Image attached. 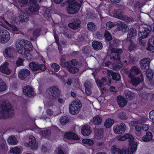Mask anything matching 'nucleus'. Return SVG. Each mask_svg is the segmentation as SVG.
<instances>
[{
    "label": "nucleus",
    "instance_id": "3",
    "mask_svg": "<svg viewBox=\"0 0 154 154\" xmlns=\"http://www.w3.org/2000/svg\"><path fill=\"white\" fill-rule=\"evenodd\" d=\"M111 51L113 53L112 58L115 62L112 64L113 69L115 70L120 69L123 66V63L121 61V55L123 51L121 49L112 48Z\"/></svg>",
    "mask_w": 154,
    "mask_h": 154
},
{
    "label": "nucleus",
    "instance_id": "36",
    "mask_svg": "<svg viewBox=\"0 0 154 154\" xmlns=\"http://www.w3.org/2000/svg\"><path fill=\"white\" fill-rule=\"evenodd\" d=\"M6 88V83L1 78H0V92L5 91Z\"/></svg>",
    "mask_w": 154,
    "mask_h": 154
},
{
    "label": "nucleus",
    "instance_id": "25",
    "mask_svg": "<svg viewBox=\"0 0 154 154\" xmlns=\"http://www.w3.org/2000/svg\"><path fill=\"white\" fill-rule=\"evenodd\" d=\"M15 49L11 46L7 47L5 49V52L6 57L8 58H11L13 56Z\"/></svg>",
    "mask_w": 154,
    "mask_h": 154
},
{
    "label": "nucleus",
    "instance_id": "40",
    "mask_svg": "<svg viewBox=\"0 0 154 154\" xmlns=\"http://www.w3.org/2000/svg\"><path fill=\"white\" fill-rule=\"evenodd\" d=\"M82 142L85 144H87L90 146H91L93 145L94 142L91 139H84L82 140Z\"/></svg>",
    "mask_w": 154,
    "mask_h": 154
},
{
    "label": "nucleus",
    "instance_id": "38",
    "mask_svg": "<svg viewBox=\"0 0 154 154\" xmlns=\"http://www.w3.org/2000/svg\"><path fill=\"white\" fill-rule=\"evenodd\" d=\"M69 121L68 118L65 116H62L60 119V122L63 125H64L67 123Z\"/></svg>",
    "mask_w": 154,
    "mask_h": 154
},
{
    "label": "nucleus",
    "instance_id": "39",
    "mask_svg": "<svg viewBox=\"0 0 154 154\" xmlns=\"http://www.w3.org/2000/svg\"><path fill=\"white\" fill-rule=\"evenodd\" d=\"M60 64L62 67L66 68L69 64V62H66L65 59L63 57H62L60 60Z\"/></svg>",
    "mask_w": 154,
    "mask_h": 154
},
{
    "label": "nucleus",
    "instance_id": "24",
    "mask_svg": "<svg viewBox=\"0 0 154 154\" xmlns=\"http://www.w3.org/2000/svg\"><path fill=\"white\" fill-rule=\"evenodd\" d=\"M112 151L113 154H126L127 152L124 148L120 149L116 148L115 146H112Z\"/></svg>",
    "mask_w": 154,
    "mask_h": 154
},
{
    "label": "nucleus",
    "instance_id": "41",
    "mask_svg": "<svg viewBox=\"0 0 154 154\" xmlns=\"http://www.w3.org/2000/svg\"><path fill=\"white\" fill-rule=\"evenodd\" d=\"M10 152L13 154H20V149L17 147H15L11 149H10Z\"/></svg>",
    "mask_w": 154,
    "mask_h": 154
},
{
    "label": "nucleus",
    "instance_id": "32",
    "mask_svg": "<svg viewBox=\"0 0 154 154\" xmlns=\"http://www.w3.org/2000/svg\"><path fill=\"white\" fill-rule=\"evenodd\" d=\"M152 133L149 131L146 133L145 136H143V140L144 142H148L151 140L152 138Z\"/></svg>",
    "mask_w": 154,
    "mask_h": 154
},
{
    "label": "nucleus",
    "instance_id": "42",
    "mask_svg": "<svg viewBox=\"0 0 154 154\" xmlns=\"http://www.w3.org/2000/svg\"><path fill=\"white\" fill-rule=\"evenodd\" d=\"M87 27L88 29L90 31H94L95 30V25L93 22H88L87 24Z\"/></svg>",
    "mask_w": 154,
    "mask_h": 154
},
{
    "label": "nucleus",
    "instance_id": "43",
    "mask_svg": "<svg viewBox=\"0 0 154 154\" xmlns=\"http://www.w3.org/2000/svg\"><path fill=\"white\" fill-rule=\"evenodd\" d=\"M122 20H124L126 22L128 23H129L133 21L134 19L132 17H128L127 15H124L123 18H122Z\"/></svg>",
    "mask_w": 154,
    "mask_h": 154
},
{
    "label": "nucleus",
    "instance_id": "47",
    "mask_svg": "<svg viewBox=\"0 0 154 154\" xmlns=\"http://www.w3.org/2000/svg\"><path fill=\"white\" fill-rule=\"evenodd\" d=\"M116 25L115 23L109 21L107 22L106 24V28L108 30L111 29L113 27Z\"/></svg>",
    "mask_w": 154,
    "mask_h": 154
},
{
    "label": "nucleus",
    "instance_id": "17",
    "mask_svg": "<svg viewBox=\"0 0 154 154\" xmlns=\"http://www.w3.org/2000/svg\"><path fill=\"white\" fill-rule=\"evenodd\" d=\"M141 72L140 68L136 66H132L128 74V77L135 76L139 74Z\"/></svg>",
    "mask_w": 154,
    "mask_h": 154
},
{
    "label": "nucleus",
    "instance_id": "54",
    "mask_svg": "<svg viewBox=\"0 0 154 154\" xmlns=\"http://www.w3.org/2000/svg\"><path fill=\"white\" fill-rule=\"evenodd\" d=\"M82 51L85 54H88L90 52V48L87 46H85L83 47L82 48Z\"/></svg>",
    "mask_w": 154,
    "mask_h": 154
},
{
    "label": "nucleus",
    "instance_id": "18",
    "mask_svg": "<svg viewBox=\"0 0 154 154\" xmlns=\"http://www.w3.org/2000/svg\"><path fill=\"white\" fill-rule=\"evenodd\" d=\"M27 146L28 147H31L33 149H35L38 148L37 144L36 143L35 138L33 135L29 136V142L27 143Z\"/></svg>",
    "mask_w": 154,
    "mask_h": 154
},
{
    "label": "nucleus",
    "instance_id": "9",
    "mask_svg": "<svg viewBox=\"0 0 154 154\" xmlns=\"http://www.w3.org/2000/svg\"><path fill=\"white\" fill-rule=\"evenodd\" d=\"M81 23L80 20L79 19L76 18L72 19L68 23V26L70 28L76 30L80 27Z\"/></svg>",
    "mask_w": 154,
    "mask_h": 154
},
{
    "label": "nucleus",
    "instance_id": "4",
    "mask_svg": "<svg viewBox=\"0 0 154 154\" xmlns=\"http://www.w3.org/2000/svg\"><path fill=\"white\" fill-rule=\"evenodd\" d=\"M67 11L69 14H74L77 13L80 8L82 0H68Z\"/></svg>",
    "mask_w": 154,
    "mask_h": 154
},
{
    "label": "nucleus",
    "instance_id": "57",
    "mask_svg": "<svg viewBox=\"0 0 154 154\" xmlns=\"http://www.w3.org/2000/svg\"><path fill=\"white\" fill-rule=\"evenodd\" d=\"M146 120L147 119L145 117L142 116L137 120L138 122V123H139V124H141L145 122Z\"/></svg>",
    "mask_w": 154,
    "mask_h": 154
},
{
    "label": "nucleus",
    "instance_id": "55",
    "mask_svg": "<svg viewBox=\"0 0 154 154\" xmlns=\"http://www.w3.org/2000/svg\"><path fill=\"white\" fill-rule=\"evenodd\" d=\"M148 46L146 49L149 51H154V46L150 43V42L148 41Z\"/></svg>",
    "mask_w": 154,
    "mask_h": 154
},
{
    "label": "nucleus",
    "instance_id": "49",
    "mask_svg": "<svg viewBox=\"0 0 154 154\" xmlns=\"http://www.w3.org/2000/svg\"><path fill=\"white\" fill-rule=\"evenodd\" d=\"M41 29L39 28H37L34 30L32 32L33 36L36 37H37L40 35V33L41 31Z\"/></svg>",
    "mask_w": 154,
    "mask_h": 154
},
{
    "label": "nucleus",
    "instance_id": "15",
    "mask_svg": "<svg viewBox=\"0 0 154 154\" xmlns=\"http://www.w3.org/2000/svg\"><path fill=\"white\" fill-rule=\"evenodd\" d=\"M63 137L67 140H79L80 139L75 133L70 131L65 132L64 134Z\"/></svg>",
    "mask_w": 154,
    "mask_h": 154
},
{
    "label": "nucleus",
    "instance_id": "26",
    "mask_svg": "<svg viewBox=\"0 0 154 154\" xmlns=\"http://www.w3.org/2000/svg\"><path fill=\"white\" fill-rule=\"evenodd\" d=\"M113 14L114 17L121 20L123 18L124 15L123 14L122 10L121 9L114 10L113 12Z\"/></svg>",
    "mask_w": 154,
    "mask_h": 154
},
{
    "label": "nucleus",
    "instance_id": "30",
    "mask_svg": "<svg viewBox=\"0 0 154 154\" xmlns=\"http://www.w3.org/2000/svg\"><path fill=\"white\" fill-rule=\"evenodd\" d=\"M67 69L70 73L72 74L76 73L79 70V69L78 67L74 66H72L69 64Z\"/></svg>",
    "mask_w": 154,
    "mask_h": 154
},
{
    "label": "nucleus",
    "instance_id": "29",
    "mask_svg": "<svg viewBox=\"0 0 154 154\" xmlns=\"http://www.w3.org/2000/svg\"><path fill=\"white\" fill-rule=\"evenodd\" d=\"M92 47L94 49L98 50L102 48L103 45L100 42L97 41H94L92 42Z\"/></svg>",
    "mask_w": 154,
    "mask_h": 154
},
{
    "label": "nucleus",
    "instance_id": "33",
    "mask_svg": "<svg viewBox=\"0 0 154 154\" xmlns=\"http://www.w3.org/2000/svg\"><path fill=\"white\" fill-rule=\"evenodd\" d=\"M102 122V118L99 116H97L93 118V122L94 124L99 125H100Z\"/></svg>",
    "mask_w": 154,
    "mask_h": 154
},
{
    "label": "nucleus",
    "instance_id": "64",
    "mask_svg": "<svg viewBox=\"0 0 154 154\" xmlns=\"http://www.w3.org/2000/svg\"><path fill=\"white\" fill-rule=\"evenodd\" d=\"M10 29L13 32H16L18 31V29L14 25H12L11 26H10V28L8 29Z\"/></svg>",
    "mask_w": 154,
    "mask_h": 154
},
{
    "label": "nucleus",
    "instance_id": "59",
    "mask_svg": "<svg viewBox=\"0 0 154 154\" xmlns=\"http://www.w3.org/2000/svg\"><path fill=\"white\" fill-rule=\"evenodd\" d=\"M54 36L55 40V42L57 44H59V37L55 31L54 32Z\"/></svg>",
    "mask_w": 154,
    "mask_h": 154
},
{
    "label": "nucleus",
    "instance_id": "1",
    "mask_svg": "<svg viewBox=\"0 0 154 154\" xmlns=\"http://www.w3.org/2000/svg\"><path fill=\"white\" fill-rule=\"evenodd\" d=\"M32 47L30 41L23 39L19 41L16 45L18 52L23 55V57L25 58L28 57L27 54L32 51Z\"/></svg>",
    "mask_w": 154,
    "mask_h": 154
},
{
    "label": "nucleus",
    "instance_id": "61",
    "mask_svg": "<svg viewBox=\"0 0 154 154\" xmlns=\"http://www.w3.org/2000/svg\"><path fill=\"white\" fill-rule=\"evenodd\" d=\"M78 63V61L76 59H72L71 62H69V64L71 65L72 66H75L77 65Z\"/></svg>",
    "mask_w": 154,
    "mask_h": 154
},
{
    "label": "nucleus",
    "instance_id": "2",
    "mask_svg": "<svg viewBox=\"0 0 154 154\" xmlns=\"http://www.w3.org/2000/svg\"><path fill=\"white\" fill-rule=\"evenodd\" d=\"M14 115V110L9 102H4L0 104V118L6 119L12 118Z\"/></svg>",
    "mask_w": 154,
    "mask_h": 154
},
{
    "label": "nucleus",
    "instance_id": "16",
    "mask_svg": "<svg viewBox=\"0 0 154 154\" xmlns=\"http://www.w3.org/2000/svg\"><path fill=\"white\" fill-rule=\"evenodd\" d=\"M137 35V31L136 29L134 28H131L129 30L127 35V39L131 43L132 41L131 39H134Z\"/></svg>",
    "mask_w": 154,
    "mask_h": 154
},
{
    "label": "nucleus",
    "instance_id": "12",
    "mask_svg": "<svg viewBox=\"0 0 154 154\" xmlns=\"http://www.w3.org/2000/svg\"><path fill=\"white\" fill-rule=\"evenodd\" d=\"M150 59L149 58H145L142 59L140 65L141 69L144 72H147L149 67Z\"/></svg>",
    "mask_w": 154,
    "mask_h": 154
},
{
    "label": "nucleus",
    "instance_id": "34",
    "mask_svg": "<svg viewBox=\"0 0 154 154\" xmlns=\"http://www.w3.org/2000/svg\"><path fill=\"white\" fill-rule=\"evenodd\" d=\"M114 123L113 119L110 118L107 119L104 123V126L106 128L110 127Z\"/></svg>",
    "mask_w": 154,
    "mask_h": 154
},
{
    "label": "nucleus",
    "instance_id": "5",
    "mask_svg": "<svg viewBox=\"0 0 154 154\" xmlns=\"http://www.w3.org/2000/svg\"><path fill=\"white\" fill-rule=\"evenodd\" d=\"M82 106L80 100L78 99L72 102L69 105V112L72 115H77L79 112Z\"/></svg>",
    "mask_w": 154,
    "mask_h": 154
},
{
    "label": "nucleus",
    "instance_id": "28",
    "mask_svg": "<svg viewBox=\"0 0 154 154\" xmlns=\"http://www.w3.org/2000/svg\"><path fill=\"white\" fill-rule=\"evenodd\" d=\"M20 21L21 22H27L29 20V15L27 13L21 12L19 15Z\"/></svg>",
    "mask_w": 154,
    "mask_h": 154
},
{
    "label": "nucleus",
    "instance_id": "27",
    "mask_svg": "<svg viewBox=\"0 0 154 154\" xmlns=\"http://www.w3.org/2000/svg\"><path fill=\"white\" fill-rule=\"evenodd\" d=\"M94 133L95 137L97 139H100L103 137V130L102 128H96Z\"/></svg>",
    "mask_w": 154,
    "mask_h": 154
},
{
    "label": "nucleus",
    "instance_id": "19",
    "mask_svg": "<svg viewBox=\"0 0 154 154\" xmlns=\"http://www.w3.org/2000/svg\"><path fill=\"white\" fill-rule=\"evenodd\" d=\"M29 70L26 69H22L18 73V76L20 79L25 80L28 76L30 75Z\"/></svg>",
    "mask_w": 154,
    "mask_h": 154
},
{
    "label": "nucleus",
    "instance_id": "6",
    "mask_svg": "<svg viewBox=\"0 0 154 154\" xmlns=\"http://www.w3.org/2000/svg\"><path fill=\"white\" fill-rule=\"evenodd\" d=\"M152 28L150 26L146 27L142 26L139 27L138 36L140 38L139 41L141 39L147 38L151 32Z\"/></svg>",
    "mask_w": 154,
    "mask_h": 154
},
{
    "label": "nucleus",
    "instance_id": "11",
    "mask_svg": "<svg viewBox=\"0 0 154 154\" xmlns=\"http://www.w3.org/2000/svg\"><path fill=\"white\" fill-rule=\"evenodd\" d=\"M137 149V144L134 140L129 142L128 147L125 149L128 154H132Z\"/></svg>",
    "mask_w": 154,
    "mask_h": 154
},
{
    "label": "nucleus",
    "instance_id": "62",
    "mask_svg": "<svg viewBox=\"0 0 154 154\" xmlns=\"http://www.w3.org/2000/svg\"><path fill=\"white\" fill-rule=\"evenodd\" d=\"M38 70H41L42 71H44L46 69L45 66L43 64H39L38 65Z\"/></svg>",
    "mask_w": 154,
    "mask_h": 154
},
{
    "label": "nucleus",
    "instance_id": "23",
    "mask_svg": "<svg viewBox=\"0 0 154 154\" xmlns=\"http://www.w3.org/2000/svg\"><path fill=\"white\" fill-rule=\"evenodd\" d=\"M129 78L131 79L130 83L134 86L137 87L141 82L139 77L133 76Z\"/></svg>",
    "mask_w": 154,
    "mask_h": 154
},
{
    "label": "nucleus",
    "instance_id": "7",
    "mask_svg": "<svg viewBox=\"0 0 154 154\" xmlns=\"http://www.w3.org/2000/svg\"><path fill=\"white\" fill-rule=\"evenodd\" d=\"M10 38L9 32L5 29H0V43L5 44L8 42Z\"/></svg>",
    "mask_w": 154,
    "mask_h": 154
},
{
    "label": "nucleus",
    "instance_id": "13",
    "mask_svg": "<svg viewBox=\"0 0 154 154\" xmlns=\"http://www.w3.org/2000/svg\"><path fill=\"white\" fill-rule=\"evenodd\" d=\"M126 129V126L124 123H121L119 125H117L114 128L113 131L114 133L117 134H122L124 133Z\"/></svg>",
    "mask_w": 154,
    "mask_h": 154
},
{
    "label": "nucleus",
    "instance_id": "53",
    "mask_svg": "<svg viewBox=\"0 0 154 154\" xmlns=\"http://www.w3.org/2000/svg\"><path fill=\"white\" fill-rule=\"evenodd\" d=\"M125 137L126 139H128L129 142L134 140V138L132 135L130 134H127L125 135Z\"/></svg>",
    "mask_w": 154,
    "mask_h": 154
},
{
    "label": "nucleus",
    "instance_id": "63",
    "mask_svg": "<svg viewBox=\"0 0 154 154\" xmlns=\"http://www.w3.org/2000/svg\"><path fill=\"white\" fill-rule=\"evenodd\" d=\"M136 46L133 43H131L129 46L128 47V50L129 51H131L134 50L136 48Z\"/></svg>",
    "mask_w": 154,
    "mask_h": 154
},
{
    "label": "nucleus",
    "instance_id": "52",
    "mask_svg": "<svg viewBox=\"0 0 154 154\" xmlns=\"http://www.w3.org/2000/svg\"><path fill=\"white\" fill-rule=\"evenodd\" d=\"M52 68L54 69L55 72H57L60 69V66L57 63H53L51 66Z\"/></svg>",
    "mask_w": 154,
    "mask_h": 154
},
{
    "label": "nucleus",
    "instance_id": "50",
    "mask_svg": "<svg viewBox=\"0 0 154 154\" xmlns=\"http://www.w3.org/2000/svg\"><path fill=\"white\" fill-rule=\"evenodd\" d=\"M135 128L136 131V135H139L141 134V130H142L141 126H140L138 125L136 126Z\"/></svg>",
    "mask_w": 154,
    "mask_h": 154
},
{
    "label": "nucleus",
    "instance_id": "8",
    "mask_svg": "<svg viewBox=\"0 0 154 154\" xmlns=\"http://www.w3.org/2000/svg\"><path fill=\"white\" fill-rule=\"evenodd\" d=\"M44 0H30V5L29 11L31 12H37L39 8V5L37 3V2H41Z\"/></svg>",
    "mask_w": 154,
    "mask_h": 154
},
{
    "label": "nucleus",
    "instance_id": "20",
    "mask_svg": "<svg viewBox=\"0 0 154 154\" xmlns=\"http://www.w3.org/2000/svg\"><path fill=\"white\" fill-rule=\"evenodd\" d=\"M8 62H5L0 66V71L2 73L6 74H10L11 72V71L8 67Z\"/></svg>",
    "mask_w": 154,
    "mask_h": 154
},
{
    "label": "nucleus",
    "instance_id": "22",
    "mask_svg": "<svg viewBox=\"0 0 154 154\" xmlns=\"http://www.w3.org/2000/svg\"><path fill=\"white\" fill-rule=\"evenodd\" d=\"M117 100L119 106L120 108L123 107L127 103V101L126 98L122 96H118Z\"/></svg>",
    "mask_w": 154,
    "mask_h": 154
},
{
    "label": "nucleus",
    "instance_id": "58",
    "mask_svg": "<svg viewBox=\"0 0 154 154\" xmlns=\"http://www.w3.org/2000/svg\"><path fill=\"white\" fill-rule=\"evenodd\" d=\"M149 117L150 119L154 123V110H152L149 113Z\"/></svg>",
    "mask_w": 154,
    "mask_h": 154
},
{
    "label": "nucleus",
    "instance_id": "14",
    "mask_svg": "<svg viewBox=\"0 0 154 154\" xmlns=\"http://www.w3.org/2000/svg\"><path fill=\"white\" fill-rule=\"evenodd\" d=\"M23 91L24 94L28 97H31L34 95V89L28 85L23 87Z\"/></svg>",
    "mask_w": 154,
    "mask_h": 154
},
{
    "label": "nucleus",
    "instance_id": "21",
    "mask_svg": "<svg viewBox=\"0 0 154 154\" xmlns=\"http://www.w3.org/2000/svg\"><path fill=\"white\" fill-rule=\"evenodd\" d=\"M81 131L83 135L88 136L91 133V129L89 125H85L82 127Z\"/></svg>",
    "mask_w": 154,
    "mask_h": 154
},
{
    "label": "nucleus",
    "instance_id": "45",
    "mask_svg": "<svg viewBox=\"0 0 154 154\" xmlns=\"http://www.w3.org/2000/svg\"><path fill=\"white\" fill-rule=\"evenodd\" d=\"M112 78L113 80L118 81H119L121 79V76L119 73L115 72L112 74Z\"/></svg>",
    "mask_w": 154,
    "mask_h": 154
},
{
    "label": "nucleus",
    "instance_id": "56",
    "mask_svg": "<svg viewBox=\"0 0 154 154\" xmlns=\"http://www.w3.org/2000/svg\"><path fill=\"white\" fill-rule=\"evenodd\" d=\"M146 77L147 79L149 80H151L152 79L153 76V73L150 71L146 72Z\"/></svg>",
    "mask_w": 154,
    "mask_h": 154
},
{
    "label": "nucleus",
    "instance_id": "10",
    "mask_svg": "<svg viewBox=\"0 0 154 154\" xmlns=\"http://www.w3.org/2000/svg\"><path fill=\"white\" fill-rule=\"evenodd\" d=\"M48 90L49 91V95L55 98L59 97L60 95V91L56 86L50 87Z\"/></svg>",
    "mask_w": 154,
    "mask_h": 154
},
{
    "label": "nucleus",
    "instance_id": "51",
    "mask_svg": "<svg viewBox=\"0 0 154 154\" xmlns=\"http://www.w3.org/2000/svg\"><path fill=\"white\" fill-rule=\"evenodd\" d=\"M126 97L129 100H132L133 99V94L130 91H128L126 95Z\"/></svg>",
    "mask_w": 154,
    "mask_h": 154
},
{
    "label": "nucleus",
    "instance_id": "48",
    "mask_svg": "<svg viewBox=\"0 0 154 154\" xmlns=\"http://www.w3.org/2000/svg\"><path fill=\"white\" fill-rule=\"evenodd\" d=\"M104 36L105 37L106 39L108 41H110L112 39L111 35L107 30H106L105 32Z\"/></svg>",
    "mask_w": 154,
    "mask_h": 154
},
{
    "label": "nucleus",
    "instance_id": "31",
    "mask_svg": "<svg viewBox=\"0 0 154 154\" xmlns=\"http://www.w3.org/2000/svg\"><path fill=\"white\" fill-rule=\"evenodd\" d=\"M39 64L36 62H32L29 63V66L30 68L33 71L38 70Z\"/></svg>",
    "mask_w": 154,
    "mask_h": 154
},
{
    "label": "nucleus",
    "instance_id": "60",
    "mask_svg": "<svg viewBox=\"0 0 154 154\" xmlns=\"http://www.w3.org/2000/svg\"><path fill=\"white\" fill-rule=\"evenodd\" d=\"M23 63V60L20 58L18 59L16 61V64L17 66H22Z\"/></svg>",
    "mask_w": 154,
    "mask_h": 154
},
{
    "label": "nucleus",
    "instance_id": "44",
    "mask_svg": "<svg viewBox=\"0 0 154 154\" xmlns=\"http://www.w3.org/2000/svg\"><path fill=\"white\" fill-rule=\"evenodd\" d=\"M41 134L43 137H48L51 134V131L49 129L42 131L41 132Z\"/></svg>",
    "mask_w": 154,
    "mask_h": 154
},
{
    "label": "nucleus",
    "instance_id": "46",
    "mask_svg": "<svg viewBox=\"0 0 154 154\" xmlns=\"http://www.w3.org/2000/svg\"><path fill=\"white\" fill-rule=\"evenodd\" d=\"M118 117L122 120H126L128 119V116L126 113L124 112H122L119 113L118 115Z\"/></svg>",
    "mask_w": 154,
    "mask_h": 154
},
{
    "label": "nucleus",
    "instance_id": "35",
    "mask_svg": "<svg viewBox=\"0 0 154 154\" xmlns=\"http://www.w3.org/2000/svg\"><path fill=\"white\" fill-rule=\"evenodd\" d=\"M8 142L11 145H16L17 143V140L14 135L10 136L8 139Z\"/></svg>",
    "mask_w": 154,
    "mask_h": 154
},
{
    "label": "nucleus",
    "instance_id": "37",
    "mask_svg": "<svg viewBox=\"0 0 154 154\" xmlns=\"http://www.w3.org/2000/svg\"><path fill=\"white\" fill-rule=\"evenodd\" d=\"M128 26L126 24L124 23H122L120 26L119 29L121 30L124 32H127L128 30Z\"/></svg>",
    "mask_w": 154,
    "mask_h": 154
}]
</instances>
